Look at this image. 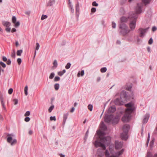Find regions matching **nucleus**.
<instances>
[{
	"instance_id": "obj_35",
	"label": "nucleus",
	"mask_w": 157,
	"mask_h": 157,
	"mask_svg": "<svg viewBox=\"0 0 157 157\" xmlns=\"http://www.w3.org/2000/svg\"><path fill=\"white\" fill-rule=\"evenodd\" d=\"M69 6L71 7V11L72 13H73L74 12V10L71 4V2H69Z\"/></svg>"
},
{
	"instance_id": "obj_10",
	"label": "nucleus",
	"mask_w": 157,
	"mask_h": 157,
	"mask_svg": "<svg viewBox=\"0 0 157 157\" xmlns=\"http://www.w3.org/2000/svg\"><path fill=\"white\" fill-rule=\"evenodd\" d=\"M113 118V115L112 114L110 115H106L104 117V121L107 123H109L112 122Z\"/></svg>"
},
{
	"instance_id": "obj_4",
	"label": "nucleus",
	"mask_w": 157,
	"mask_h": 157,
	"mask_svg": "<svg viewBox=\"0 0 157 157\" xmlns=\"http://www.w3.org/2000/svg\"><path fill=\"white\" fill-rule=\"evenodd\" d=\"M129 17L130 20L129 24V27L131 30L133 31L136 27L137 16L136 14H134V16H130Z\"/></svg>"
},
{
	"instance_id": "obj_20",
	"label": "nucleus",
	"mask_w": 157,
	"mask_h": 157,
	"mask_svg": "<svg viewBox=\"0 0 157 157\" xmlns=\"http://www.w3.org/2000/svg\"><path fill=\"white\" fill-rule=\"evenodd\" d=\"M100 127L102 129L104 130H106L107 129V127L103 121H102L101 122Z\"/></svg>"
},
{
	"instance_id": "obj_62",
	"label": "nucleus",
	"mask_w": 157,
	"mask_h": 157,
	"mask_svg": "<svg viewBox=\"0 0 157 157\" xmlns=\"http://www.w3.org/2000/svg\"><path fill=\"white\" fill-rule=\"evenodd\" d=\"M88 132H89V130H88L86 132V133L85 134V139H87L88 136Z\"/></svg>"
},
{
	"instance_id": "obj_7",
	"label": "nucleus",
	"mask_w": 157,
	"mask_h": 157,
	"mask_svg": "<svg viewBox=\"0 0 157 157\" xmlns=\"http://www.w3.org/2000/svg\"><path fill=\"white\" fill-rule=\"evenodd\" d=\"M11 136H13V134H8L7 135V140L8 143H10L11 145L12 146L17 143V140L16 139H14L12 141V137Z\"/></svg>"
},
{
	"instance_id": "obj_61",
	"label": "nucleus",
	"mask_w": 157,
	"mask_h": 157,
	"mask_svg": "<svg viewBox=\"0 0 157 157\" xmlns=\"http://www.w3.org/2000/svg\"><path fill=\"white\" fill-rule=\"evenodd\" d=\"M132 88V86H130L129 87H126V90H128V91H131V89Z\"/></svg>"
},
{
	"instance_id": "obj_47",
	"label": "nucleus",
	"mask_w": 157,
	"mask_h": 157,
	"mask_svg": "<svg viewBox=\"0 0 157 157\" xmlns=\"http://www.w3.org/2000/svg\"><path fill=\"white\" fill-rule=\"evenodd\" d=\"M20 25V23L19 21L16 22V23H15L14 26L16 28L17 27Z\"/></svg>"
},
{
	"instance_id": "obj_57",
	"label": "nucleus",
	"mask_w": 157,
	"mask_h": 157,
	"mask_svg": "<svg viewBox=\"0 0 157 157\" xmlns=\"http://www.w3.org/2000/svg\"><path fill=\"white\" fill-rule=\"evenodd\" d=\"M92 5L93 6H98V4L96 3L95 1H94L92 3Z\"/></svg>"
},
{
	"instance_id": "obj_63",
	"label": "nucleus",
	"mask_w": 157,
	"mask_h": 157,
	"mask_svg": "<svg viewBox=\"0 0 157 157\" xmlns=\"http://www.w3.org/2000/svg\"><path fill=\"white\" fill-rule=\"evenodd\" d=\"M2 59L3 61L4 62H6L7 60H8L7 58L5 56H3L2 57Z\"/></svg>"
},
{
	"instance_id": "obj_14",
	"label": "nucleus",
	"mask_w": 157,
	"mask_h": 157,
	"mask_svg": "<svg viewBox=\"0 0 157 157\" xmlns=\"http://www.w3.org/2000/svg\"><path fill=\"white\" fill-rule=\"evenodd\" d=\"M116 110V108L115 105L110 107L108 109V113H113Z\"/></svg>"
},
{
	"instance_id": "obj_25",
	"label": "nucleus",
	"mask_w": 157,
	"mask_h": 157,
	"mask_svg": "<svg viewBox=\"0 0 157 157\" xmlns=\"http://www.w3.org/2000/svg\"><path fill=\"white\" fill-rule=\"evenodd\" d=\"M151 0H142L143 2L144 3L145 5L150 3Z\"/></svg>"
},
{
	"instance_id": "obj_3",
	"label": "nucleus",
	"mask_w": 157,
	"mask_h": 157,
	"mask_svg": "<svg viewBox=\"0 0 157 157\" xmlns=\"http://www.w3.org/2000/svg\"><path fill=\"white\" fill-rule=\"evenodd\" d=\"M130 128L128 124H125L123 127V132L121 134V137L122 140H126L128 137V133Z\"/></svg>"
},
{
	"instance_id": "obj_43",
	"label": "nucleus",
	"mask_w": 157,
	"mask_h": 157,
	"mask_svg": "<svg viewBox=\"0 0 157 157\" xmlns=\"http://www.w3.org/2000/svg\"><path fill=\"white\" fill-rule=\"evenodd\" d=\"M30 112L29 111H27L26 113L25 114L24 116L25 117L28 116L30 115Z\"/></svg>"
},
{
	"instance_id": "obj_59",
	"label": "nucleus",
	"mask_w": 157,
	"mask_h": 157,
	"mask_svg": "<svg viewBox=\"0 0 157 157\" xmlns=\"http://www.w3.org/2000/svg\"><path fill=\"white\" fill-rule=\"evenodd\" d=\"M6 30L7 32H10L11 31V28L9 27H7L6 29Z\"/></svg>"
},
{
	"instance_id": "obj_41",
	"label": "nucleus",
	"mask_w": 157,
	"mask_h": 157,
	"mask_svg": "<svg viewBox=\"0 0 157 157\" xmlns=\"http://www.w3.org/2000/svg\"><path fill=\"white\" fill-rule=\"evenodd\" d=\"M71 64L70 63H68L67 64V65L65 66V68L67 69H69L71 66Z\"/></svg>"
},
{
	"instance_id": "obj_49",
	"label": "nucleus",
	"mask_w": 157,
	"mask_h": 157,
	"mask_svg": "<svg viewBox=\"0 0 157 157\" xmlns=\"http://www.w3.org/2000/svg\"><path fill=\"white\" fill-rule=\"evenodd\" d=\"M17 62L19 65H20L22 62L21 59L20 58L17 59Z\"/></svg>"
},
{
	"instance_id": "obj_64",
	"label": "nucleus",
	"mask_w": 157,
	"mask_h": 157,
	"mask_svg": "<svg viewBox=\"0 0 157 157\" xmlns=\"http://www.w3.org/2000/svg\"><path fill=\"white\" fill-rule=\"evenodd\" d=\"M157 29L156 27L155 26H153L152 28V31L155 32L157 30Z\"/></svg>"
},
{
	"instance_id": "obj_39",
	"label": "nucleus",
	"mask_w": 157,
	"mask_h": 157,
	"mask_svg": "<svg viewBox=\"0 0 157 157\" xmlns=\"http://www.w3.org/2000/svg\"><path fill=\"white\" fill-rule=\"evenodd\" d=\"M54 105H52L48 109V111L49 113H50L52 112V110L54 108Z\"/></svg>"
},
{
	"instance_id": "obj_55",
	"label": "nucleus",
	"mask_w": 157,
	"mask_h": 157,
	"mask_svg": "<svg viewBox=\"0 0 157 157\" xmlns=\"http://www.w3.org/2000/svg\"><path fill=\"white\" fill-rule=\"evenodd\" d=\"M40 48V45L38 43H36V50H38Z\"/></svg>"
},
{
	"instance_id": "obj_46",
	"label": "nucleus",
	"mask_w": 157,
	"mask_h": 157,
	"mask_svg": "<svg viewBox=\"0 0 157 157\" xmlns=\"http://www.w3.org/2000/svg\"><path fill=\"white\" fill-rule=\"evenodd\" d=\"M126 1L127 0H121L120 2V4L122 5L125 3Z\"/></svg>"
},
{
	"instance_id": "obj_12",
	"label": "nucleus",
	"mask_w": 157,
	"mask_h": 157,
	"mask_svg": "<svg viewBox=\"0 0 157 157\" xmlns=\"http://www.w3.org/2000/svg\"><path fill=\"white\" fill-rule=\"evenodd\" d=\"M114 102L116 105H123L124 103V101L121 99V98L120 99L117 98L115 100Z\"/></svg>"
},
{
	"instance_id": "obj_27",
	"label": "nucleus",
	"mask_w": 157,
	"mask_h": 157,
	"mask_svg": "<svg viewBox=\"0 0 157 157\" xmlns=\"http://www.w3.org/2000/svg\"><path fill=\"white\" fill-rule=\"evenodd\" d=\"M16 56L15 52L14 50H13L11 53V57L13 58H15Z\"/></svg>"
},
{
	"instance_id": "obj_37",
	"label": "nucleus",
	"mask_w": 157,
	"mask_h": 157,
	"mask_svg": "<svg viewBox=\"0 0 157 157\" xmlns=\"http://www.w3.org/2000/svg\"><path fill=\"white\" fill-rule=\"evenodd\" d=\"M28 86H26L25 87L24 89V91H25V94L26 95H27L28 94Z\"/></svg>"
},
{
	"instance_id": "obj_45",
	"label": "nucleus",
	"mask_w": 157,
	"mask_h": 157,
	"mask_svg": "<svg viewBox=\"0 0 157 157\" xmlns=\"http://www.w3.org/2000/svg\"><path fill=\"white\" fill-rule=\"evenodd\" d=\"M105 155L107 157H109V153L107 150H106L105 152Z\"/></svg>"
},
{
	"instance_id": "obj_30",
	"label": "nucleus",
	"mask_w": 157,
	"mask_h": 157,
	"mask_svg": "<svg viewBox=\"0 0 157 157\" xmlns=\"http://www.w3.org/2000/svg\"><path fill=\"white\" fill-rule=\"evenodd\" d=\"M148 117L147 116H145L143 119V122L144 123H146L148 121Z\"/></svg>"
},
{
	"instance_id": "obj_2",
	"label": "nucleus",
	"mask_w": 157,
	"mask_h": 157,
	"mask_svg": "<svg viewBox=\"0 0 157 157\" xmlns=\"http://www.w3.org/2000/svg\"><path fill=\"white\" fill-rule=\"evenodd\" d=\"M119 28L121 29L119 32L120 34L124 36L128 35L130 31V30L128 29V26L124 23H120Z\"/></svg>"
},
{
	"instance_id": "obj_31",
	"label": "nucleus",
	"mask_w": 157,
	"mask_h": 157,
	"mask_svg": "<svg viewBox=\"0 0 157 157\" xmlns=\"http://www.w3.org/2000/svg\"><path fill=\"white\" fill-rule=\"evenodd\" d=\"M0 66H2V67L4 68L6 67V64L5 63L2 62V61H0Z\"/></svg>"
},
{
	"instance_id": "obj_28",
	"label": "nucleus",
	"mask_w": 157,
	"mask_h": 157,
	"mask_svg": "<svg viewBox=\"0 0 157 157\" xmlns=\"http://www.w3.org/2000/svg\"><path fill=\"white\" fill-rule=\"evenodd\" d=\"M54 87L56 90H58L59 87V85L58 83H56L54 85Z\"/></svg>"
},
{
	"instance_id": "obj_19",
	"label": "nucleus",
	"mask_w": 157,
	"mask_h": 157,
	"mask_svg": "<svg viewBox=\"0 0 157 157\" xmlns=\"http://www.w3.org/2000/svg\"><path fill=\"white\" fill-rule=\"evenodd\" d=\"M124 151V149H122L120 151H117L115 153L116 155L117 156V157H119V156L121 155Z\"/></svg>"
},
{
	"instance_id": "obj_11",
	"label": "nucleus",
	"mask_w": 157,
	"mask_h": 157,
	"mask_svg": "<svg viewBox=\"0 0 157 157\" xmlns=\"http://www.w3.org/2000/svg\"><path fill=\"white\" fill-rule=\"evenodd\" d=\"M123 146V142H119L118 141H115V147L116 150L120 149Z\"/></svg>"
},
{
	"instance_id": "obj_38",
	"label": "nucleus",
	"mask_w": 157,
	"mask_h": 157,
	"mask_svg": "<svg viewBox=\"0 0 157 157\" xmlns=\"http://www.w3.org/2000/svg\"><path fill=\"white\" fill-rule=\"evenodd\" d=\"M48 17V16L46 15H42L41 17V20H43L47 18Z\"/></svg>"
},
{
	"instance_id": "obj_16",
	"label": "nucleus",
	"mask_w": 157,
	"mask_h": 157,
	"mask_svg": "<svg viewBox=\"0 0 157 157\" xmlns=\"http://www.w3.org/2000/svg\"><path fill=\"white\" fill-rule=\"evenodd\" d=\"M76 9V15L78 17L79 13V3L78 2H77L75 6Z\"/></svg>"
},
{
	"instance_id": "obj_50",
	"label": "nucleus",
	"mask_w": 157,
	"mask_h": 157,
	"mask_svg": "<svg viewBox=\"0 0 157 157\" xmlns=\"http://www.w3.org/2000/svg\"><path fill=\"white\" fill-rule=\"evenodd\" d=\"M50 120L51 121H56V118L55 116H51L50 118Z\"/></svg>"
},
{
	"instance_id": "obj_34",
	"label": "nucleus",
	"mask_w": 157,
	"mask_h": 157,
	"mask_svg": "<svg viewBox=\"0 0 157 157\" xmlns=\"http://www.w3.org/2000/svg\"><path fill=\"white\" fill-rule=\"evenodd\" d=\"M55 76V73L54 72H52L51 73L49 76V78L50 79H52Z\"/></svg>"
},
{
	"instance_id": "obj_24",
	"label": "nucleus",
	"mask_w": 157,
	"mask_h": 157,
	"mask_svg": "<svg viewBox=\"0 0 157 157\" xmlns=\"http://www.w3.org/2000/svg\"><path fill=\"white\" fill-rule=\"evenodd\" d=\"M125 106L128 108H134L133 107V104L132 102L129 103L125 105Z\"/></svg>"
},
{
	"instance_id": "obj_18",
	"label": "nucleus",
	"mask_w": 157,
	"mask_h": 157,
	"mask_svg": "<svg viewBox=\"0 0 157 157\" xmlns=\"http://www.w3.org/2000/svg\"><path fill=\"white\" fill-rule=\"evenodd\" d=\"M68 115V113H66L64 114L63 115V125H64L65 124V123H66V121L67 119Z\"/></svg>"
},
{
	"instance_id": "obj_9",
	"label": "nucleus",
	"mask_w": 157,
	"mask_h": 157,
	"mask_svg": "<svg viewBox=\"0 0 157 157\" xmlns=\"http://www.w3.org/2000/svg\"><path fill=\"white\" fill-rule=\"evenodd\" d=\"M149 29V27L144 29L141 28H140L139 29L140 31V36L141 37L144 36L145 33Z\"/></svg>"
},
{
	"instance_id": "obj_17",
	"label": "nucleus",
	"mask_w": 157,
	"mask_h": 157,
	"mask_svg": "<svg viewBox=\"0 0 157 157\" xmlns=\"http://www.w3.org/2000/svg\"><path fill=\"white\" fill-rule=\"evenodd\" d=\"M119 119L117 117H114L113 116V118L112 119V122L113 124H117L119 121Z\"/></svg>"
},
{
	"instance_id": "obj_54",
	"label": "nucleus",
	"mask_w": 157,
	"mask_h": 157,
	"mask_svg": "<svg viewBox=\"0 0 157 157\" xmlns=\"http://www.w3.org/2000/svg\"><path fill=\"white\" fill-rule=\"evenodd\" d=\"M30 118L29 117H26L25 118V121L26 122H29L30 120Z\"/></svg>"
},
{
	"instance_id": "obj_53",
	"label": "nucleus",
	"mask_w": 157,
	"mask_h": 157,
	"mask_svg": "<svg viewBox=\"0 0 157 157\" xmlns=\"http://www.w3.org/2000/svg\"><path fill=\"white\" fill-rule=\"evenodd\" d=\"M6 62L7 64L8 65H10L11 64V61L10 59H8Z\"/></svg>"
},
{
	"instance_id": "obj_52",
	"label": "nucleus",
	"mask_w": 157,
	"mask_h": 157,
	"mask_svg": "<svg viewBox=\"0 0 157 157\" xmlns=\"http://www.w3.org/2000/svg\"><path fill=\"white\" fill-rule=\"evenodd\" d=\"M0 99L1 101V103H4V98L2 95H1L0 97Z\"/></svg>"
},
{
	"instance_id": "obj_48",
	"label": "nucleus",
	"mask_w": 157,
	"mask_h": 157,
	"mask_svg": "<svg viewBox=\"0 0 157 157\" xmlns=\"http://www.w3.org/2000/svg\"><path fill=\"white\" fill-rule=\"evenodd\" d=\"M153 42V39L152 38H151L148 41V43L149 44L151 45V44Z\"/></svg>"
},
{
	"instance_id": "obj_56",
	"label": "nucleus",
	"mask_w": 157,
	"mask_h": 157,
	"mask_svg": "<svg viewBox=\"0 0 157 157\" xmlns=\"http://www.w3.org/2000/svg\"><path fill=\"white\" fill-rule=\"evenodd\" d=\"M1 104H2V109L6 111V107L5 106V103H2Z\"/></svg>"
},
{
	"instance_id": "obj_6",
	"label": "nucleus",
	"mask_w": 157,
	"mask_h": 157,
	"mask_svg": "<svg viewBox=\"0 0 157 157\" xmlns=\"http://www.w3.org/2000/svg\"><path fill=\"white\" fill-rule=\"evenodd\" d=\"M143 7V5L142 3H138L135 8L136 13H134L132 15H130V16H134V14H136L137 16L138 17V14L142 12Z\"/></svg>"
},
{
	"instance_id": "obj_21",
	"label": "nucleus",
	"mask_w": 157,
	"mask_h": 157,
	"mask_svg": "<svg viewBox=\"0 0 157 157\" xmlns=\"http://www.w3.org/2000/svg\"><path fill=\"white\" fill-rule=\"evenodd\" d=\"M2 25L5 26L6 27H9L11 25V23L8 21H4L2 22Z\"/></svg>"
},
{
	"instance_id": "obj_8",
	"label": "nucleus",
	"mask_w": 157,
	"mask_h": 157,
	"mask_svg": "<svg viewBox=\"0 0 157 157\" xmlns=\"http://www.w3.org/2000/svg\"><path fill=\"white\" fill-rule=\"evenodd\" d=\"M120 97L121 99L123 100L124 102L126 101L128 99V95L126 92L124 90H122L120 94Z\"/></svg>"
},
{
	"instance_id": "obj_13",
	"label": "nucleus",
	"mask_w": 157,
	"mask_h": 157,
	"mask_svg": "<svg viewBox=\"0 0 157 157\" xmlns=\"http://www.w3.org/2000/svg\"><path fill=\"white\" fill-rule=\"evenodd\" d=\"M131 115L126 114L122 118V120L123 122L128 121L130 119Z\"/></svg>"
},
{
	"instance_id": "obj_42",
	"label": "nucleus",
	"mask_w": 157,
	"mask_h": 157,
	"mask_svg": "<svg viewBox=\"0 0 157 157\" xmlns=\"http://www.w3.org/2000/svg\"><path fill=\"white\" fill-rule=\"evenodd\" d=\"M60 78L58 76H56L55 77L54 79V81L55 82H57L59 81L60 80Z\"/></svg>"
},
{
	"instance_id": "obj_32",
	"label": "nucleus",
	"mask_w": 157,
	"mask_h": 157,
	"mask_svg": "<svg viewBox=\"0 0 157 157\" xmlns=\"http://www.w3.org/2000/svg\"><path fill=\"white\" fill-rule=\"evenodd\" d=\"M53 67H55V68H56L57 67V65H58V63H57V61L56 60H54V61L53 62Z\"/></svg>"
},
{
	"instance_id": "obj_40",
	"label": "nucleus",
	"mask_w": 157,
	"mask_h": 157,
	"mask_svg": "<svg viewBox=\"0 0 157 157\" xmlns=\"http://www.w3.org/2000/svg\"><path fill=\"white\" fill-rule=\"evenodd\" d=\"M16 18L15 16H13L12 18V21L13 23H16Z\"/></svg>"
},
{
	"instance_id": "obj_44",
	"label": "nucleus",
	"mask_w": 157,
	"mask_h": 157,
	"mask_svg": "<svg viewBox=\"0 0 157 157\" xmlns=\"http://www.w3.org/2000/svg\"><path fill=\"white\" fill-rule=\"evenodd\" d=\"M91 14H92V13H94L96 11V8H95L94 7H93L91 8Z\"/></svg>"
},
{
	"instance_id": "obj_58",
	"label": "nucleus",
	"mask_w": 157,
	"mask_h": 157,
	"mask_svg": "<svg viewBox=\"0 0 157 157\" xmlns=\"http://www.w3.org/2000/svg\"><path fill=\"white\" fill-rule=\"evenodd\" d=\"M13 101L14 102V104L16 105L18 102V100L17 99H15L13 100Z\"/></svg>"
},
{
	"instance_id": "obj_33",
	"label": "nucleus",
	"mask_w": 157,
	"mask_h": 157,
	"mask_svg": "<svg viewBox=\"0 0 157 157\" xmlns=\"http://www.w3.org/2000/svg\"><path fill=\"white\" fill-rule=\"evenodd\" d=\"M106 71L107 68L106 67H103L101 68L100 70V71L102 73L105 72Z\"/></svg>"
},
{
	"instance_id": "obj_51",
	"label": "nucleus",
	"mask_w": 157,
	"mask_h": 157,
	"mask_svg": "<svg viewBox=\"0 0 157 157\" xmlns=\"http://www.w3.org/2000/svg\"><path fill=\"white\" fill-rule=\"evenodd\" d=\"M13 92V89L12 88H10L9 90L8 91V93L10 94H11Z\"/></svg>"
},
{
	"instance_id": "obj_22",
	"label": "nucleus",
	"mask_w": 157,
	"mask_h": 157,
	"mask_svg": "<svg viewBox=\"0 0 157 157\" xmlns=\"http://www.w3.org/2000/svg\"><path fill=\"white\" fill-rule=\"evenodd\" d=\"M55 3V1L54 0H52L51 1L50 0L48 3L47 4V6H52L53 4H54Z\"/></svg>"
},
{
	"instance_id": "obj_60",
	"label": "nucleus",
	"mask_w": 157,
	"mask_h": 157,
	"mask_svg": "<svg viewBox=\"0 0 157 157\" xmlns=\"http://www.w3.org/2000/svg\"><path fill=\"white\" fill-rule=\"evenodd\" d=\"M112 27L113 28H115L116 27V24L114 22H112Z\"/></svg>"
},
{
	"instance_id": "obj_5",
	"label": "nucleus",
	"mask_w": 157,
	"mask_h": 157,
	"mask_svg": "<svg viewBox=\"0 0 157 157\" xmlns=\"http://www.w3.org/2000/svg\"><path fill=\"white\" fill-rule=\"evenodd\" d=\"M155 140V138H153L149 146L150 149L147 151L146 157H157V153L155 154L154 155H153L152 153L150 151V150L151 151L152 150Z\"/></svg>"
},
{
	"instance_id": "obj_15",
	"label": "nucleus",
	"mask_w": 157,
	"mask_h": 157,
	"mask_svg": "<svg viewBox=\"0 0 157 157\" xmlns=\"http://www.w3.org/2000/svg\"><path fill=\"white\" fill-rule=\"evenodd\" d=\"M135 110L134 108H128L126 110V113L129 115L132 113Z\"/></svg>"
},
{
	"instance_id": "obj_26",
	"label": "nucleus",
	"mask_w": 157,
	"mask_h": 157,
	"mask_svg": "<svg viewBox=\"0 0 157 157\" xmlns=\"http://www.w3.org/2000/svg\"><path fill=\"white\" fill-rule=\"evenodd\" d=\"M84 74V70H82L80 72L79 71L77 74V75L78 77H79L81 75V76H83Z\"/></svg>"
},
{
	"instance_id": "obj_36",
	"label": "nucleus",
	"mask_w": 157,
	"mask_h": 157,
	"mask_svg": "<svg viewBox=\"0 0 157 157\" xmlns=\"http://www.w3.org/2000/svg\"><path fill=\"white\" fill-rule=\"evenodd\" d=\"M93 105H92L89 104L88 106V108L90 111H92L93 109Z\"/></svg>"
},
{
	"instance_id": "obj_29",
	"label": "nucleus",
	"mask_w": 157,
	"mask_h": 157,
	"mask_svg": "<svg viewBox=\"0 0 157 157\" xmlns=\"http://www.w3.org/2000/svg\"><path fill=\"white\" fill-rule=\"evenodd\" d=\"M23 52V50H18L17 51V55L18 56H20L21 53Z\"/></svg>"
},
{
	"instance_id": "obj_1",
	"label": "nucleus",
	"mask_w": 157,
	"mask_h": 157,
	"mask_svg": "<svg viewBox=\"0 0 157 157\" xmlns=\"http://www.w3.org/2000/svg\"><path fill=\"white\" fill-rule=\"evenodd\" d=\"M97 133L99 136L100 140V141H98L97 140L95 141V146L96 147H101L103 150H105L106 147L105 145L107 146L109 145L111 141V137L109 136L101 137L104 136V133L100 131H97Z\"/></svg>"
},
{
	"instance_id": "obj_23",
	"label": "nucleus",
	"mask_w": 157,
	"mask_h": 157,
	"mask_svg": "<svg viewBox=\"0 0 157 157\" xmlns=\"http://www.w3.org/2000/svg\"><path fill=\"white\" fill-rule=\"evenodd\" d=\"M121 23H124V22H126L127 21V18L125 17H122L121 18Z\"/></svg>"
}]
</instances>
